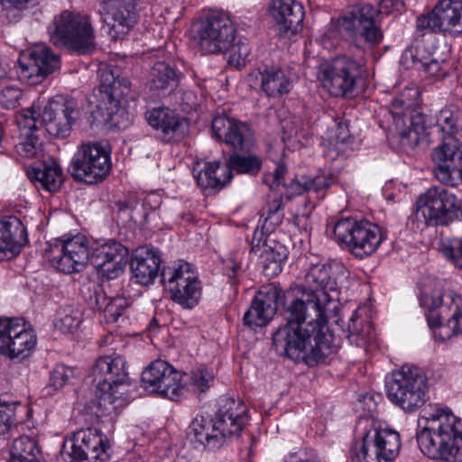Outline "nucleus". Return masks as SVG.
I'll use <instances>...</instances> for the list:
<instances>
[{
    "label": "nucleus",
    "instance_id": "dca6fc26",
    "mask_svg": "<svg viewBox=\"0 0 462 462\" xmlns=\"http://www.w3.org/2000/svg\"><path fill=\"white\" fill-rule=\"evenodd\" d=\"M34 332L21 319H0V355L14 360L29 356L36 346Z\"/></svg>",
    "mask_w": 462,
    "mask_h": 462
},
{
    "label": "nucleus",
    "instance_id": "e433bc0d",
    "mask_svg": "<svg viewBox=\"0 0 462 462\" xmlns=\"http://www.w3.org/2000/svg\"><path fill=\"white\" fill-rule=\"evenodd\" d=\"M372 436L379 447L381 457L385 462H392L399 454L401 448L400 435L397 431L391 429L374 430Z\"/></svg>",
    "mask_w": 462,
    "mask_h": 462
},
{
    "label": "nucleus",
    "instance_id": "69168bd1",
    "mask_svg": "<svg viewBox=\"0 0 462 462\" xmlns=\"http://www.w3.org/2000/svg\"><path fill=\"white\" fill-rule=\"evenodd\" d=\"M323 48L330 50L338 44L337 31H325L319 39Z\"/></svg>",
    "mask_w": 462,
    "mask_h": 462
},
{
    "label": "nucleus",
    "instance_id": "c85d7f7f",
    "mask_svg": "<svg viewBox=\"0 0 462 462\" xmlns=\"http://www.w3.org/2000/svg\"><path fill=\"white\" fill-rule=\"evenodd\" d=\"M162 260L159 251L154 248H141L131 258L130 268L136 282L149 285L157 277Z\"/></svg>",
    "mask_w": 462,
    "mask_h": 462
},
{
    "label": "nucleus",
    "instance_id": "9d476101",
    "mask_svg": "<svg viewBox=\"0 0 462 462\" xmlns=\"http://www.w3.org/2000/svg\"><path fill=\"white\" fill-rule=\"evenodd\" d=\"M161 280L170 298L183 309L196 307L201 298V284L189 263L163 267Z\"/></svg>",
    "mask_w": 462,
    "mask_h": 462
},
{
    "label": "nucleus",
    "instance_id": "a19ab883",
    "mask_svg": "<svg viewBox=\"0 0 462 462\" xmlns=\"http://www.w3.org/2000/svg\"><path fill=\"white\" fill-rule=\"evenodd\" d=\"M82 322V313L72 306H64L58 310L54 327L63 334L75 333Z\"/></svg>",
    "mask_w": 462,
    "mask_h": 462
},
{
    "label": "nucleus",
    "instance_id": "7ed1b4c3",
    "mask_svg": "<svg viewBox=\"0 0 462 462\" xmlns=\"http://www.w3.org/2000/svg\"><path fill=\"white\" fill-rule=\"evenodd\" d=\"M429 425L417 433L420 451L431 459L462 462V420L448 408H436Z\"/></svg>",
    "mask_w": 462,
    "mask_h": 462
},
{
    "label": "nucleus",
    "instance_id": "393cba45",
    "mask_svg": "<svg viewBox=\"0 0 462 462\" xmlns=\"http://www.w3.org/2000/svg\"><path fill=\"white\" fill-rule=\"evenodd\" d=\"M462 27V1L439 0L433 9L417 19V29Z\"/></svg>",
    "mask_w": 462,
    "mask_h": 462
},
{
    "label": "nucleus",
    "instance_id": "0e129e2a",
    "mask_svg": "<svg viewBox=\"0 0 462 462\" xmlns=\"http://www.w3.org/2000/svg\"><path fill=\"white\" fill-rule=\"evenodd\" d=\"M107 300L108 298L105 295L102 289L97 287L94 290L93 293L89 295L88 305L95 310L105 312Z\"/></svg>",
    "mask_w": 462,
    "mask_h": 462
},
{
    "label": "nucleus",
    "instance_id": "6ab92c4d",
    "mask_svg": "<svg viewBox=\"0 0 462 462\" xmlns=\"http://www.w3.org/2000/svg\"><path fill=\"white\" fill-rule=\"evenodd\" d=\"M127 255V248L116 239H99L91 245V264L108 279L123 273Z\"/></svg>",
    "mask_w": 462,
    "mask_h": 462
},
{
    "label": "nucleus",
    "instance_id": "de8ad7c7",
    "mask_svg": "<svg viewBox=\"0 0 462 462\" xmlns=\"http://www.w3.org/2000/svg\"><path fill=\"white\" fill-rule=\"evenodd\" d=\"M36 451L35 441L28 436H21L13 442L11 462H38Z\"/></svg>",
    "mask_w": 462,
    "mask_h": 462
},
{
    "label": "nucleus",
    "instance_id": "f8f14e48",
    "mask_svg": "<svg viewBox=\"0 0 462 462\" xmlns=\"http://www.w3.org/2000/svg\"><path fill=\"white\" fill-rule=\"evenodd\" d=\"M61 66L60 55L49 46L38 44L27 50L18 60L17 74L20 80L33 86L42 83L49 76L59 71Z\"/></svg>",
    "mask_w": 462,
    "mask_h": 462
},
{
    "label": "nucleus",
    "instance_id": "f257e3e1",
    "mask_svg": "<svg viewBox=\"0 0 462 462\" xmlns=\"http://www.w3.org/2000/svg\"><path fill=\"white\" fill-rule=\"evenodd\" d=\"M347 277L348 271L337 262L319 263L309 268L300 295L284 307L286 323L273 334L278 355L312 367L326 363L336 352L328 321L337 318L341 308L330 292H337Z\"/></svg>",
    "mask_w": 462,
    "mask_h": 462
},
{
    "label": "nucleus",
    "instance_id": "3c124183",
    "mask_svg": "<svg viewBox=\"0 0 462 462\" xmlns=\"http://www.w3.org/2000/svg\"><path fill=\"white\" fill-rule=\"evenodd\" d=\"M201 29H227L236 27V23L227 12L223 10H208L199 17Z\"/></svg>",
    "mask_w": 462,
    "mask_h": 462
},
{
    "label": "nucleus",
    "instance_id": "c03bdc74",
    "mask_svg": "<svg viewBox=\"0 0 462 462\" xmlns=\"http://www.w3.org/2000/svg\"><path fill=\"white\" fill-rule=\"evenodd\" d=\"M372 327L369 321L364 322L357 310H355L349 319L346 337L356 346H363L370 339Z\"/></svg>",
    "mask_w": 462,
    "mask_h": 462
},
{
    "label": "nucleus",
    "instance_id": "473e14b6",
    "mask_svg": "<svg viewBox=\"0 0 462 462\" xmlns=\"http://www.w3.org/2000/svg\"><path fill=\"white\" fill-rule=\"evenodd\" d=\"M28 178L39 189L58 190L63 182L62 170L56 162L43 163L27 171Z\"/></svg>",
    "mask_w": 462,
    "mask_h": 462
},
{
    "label": "nucleus",
    "instance_id": "4be33fe9",
    "mask_svg": "<svg viewBox=\"0 0 462 462\" xmlns=\"http://www.w3.org/2000/svg\"><path fill=\"white\" fill-rule=\"evenodd\" d=\"M442 142L431 152V159L435 164L436 179L445 184L454 180L453 172L462 162V139L441 138Z\"/></svg>",
    "mask_w": 462,
    "mask_h": 462
},
{
    "label": "nucleus",
    "instance_id": "79ce46f5",
    "mask_svg": "<svg viewBox=\"0 0 462 462\" xmlns=\"http://www.w3.org/2000/svg\"><path fill=\"white\" fill-rule=\"evenodd\" d=\"M181 381L182 374L174 368L162 384H157L149 393L162 395L171 401H179L186 392V386L181 383Z\"/></svg>",
    "mask_w": 462,
    "mask_h": 462
},
{
    "label": "nucleus",
    "instance_id": "412c9836",
    "mask_svg": "<svg viewBox=\"0 0 462 462\" xmlns=\"http://www.w3.org/2000/svg\"><path fill=\"white\" fill-rule=\"evenodd\" d=\"M281 294L282 290L274 283L263 286L244 315L245 326L254 328L267 325L277 311Z\"/></svg>",
    "mask_w": 462,
    "mask_h": 462
},
{
    "label": "nucleus",
    "instance_id": "6e6d98bb",
    "mask_svg": "<svg viewBox=\"0 0 462 462\" xmlns=\"http://www.w3.org/2000/svg\"><path fill=\"white\" fill-rule=\"evenodd\" d=\"M136 5L135 0H102L100 7V15H104L110 23L115 21L116 15L118 14V8H134Z\"/></svg>",
    "mask_w": 462,
    "mask_h": 462
},
{
    "label": "nucleus",
    "instance_id": "20e7f679",
    "mask_svg": "<svg viewBox=\"0 0 462 462\" xmlns=\"http://www.w3.org/2000/svg\"><path fill=\"white\" fill-rule=\"evenodd\" d=\"M125 358L119 354L97 358L92 369L97 388V416H109L126 405L129 398L120 391L129 381Z\"/></svg>",
    "mask_w": 462,
    "mask_h": 462
},
{
    "label": "nucleus",
    "instance_id": "cd10ccee",
    "mask_svg": "<svg viewBox=\"0 0 462 462\" xmlns=\"http://www.w3.org/2000/svg\"><path fill=\"white\" fill-rule=\"evenodd\" d=\"M37 110L31 107L23 110L17 118V125L21 131L22 140L15 145L16 152L24 158H32L42 152V141L40 139V131L36 118Z\"/></svg>",
    "mask_w": 462,
    "mask_h": 462
},
{
    "label": "nucleus",
    "instance_id": "4c0bfd02",
    "mask_svg": "<svg viewBox=\"0 0 462 462\" xmlns=\"http://www.w3.org/2000/svg\"><path fill=\"white\" fill-rule=\"evenodd\" d=\"M151 88L160 90L162 94L171 93L178 84L175 70L165 62H157L150 72Z\"/></svg>",
    "mask_w": 462,
    "mask_h": 462
},
{
    "label": "nucleus",
    "instance_id": "c9c22d12",
    "mask_svg": "<svg viewBox=\"0 0 462 462\" xmlns=\"http://www.w3.org/2000/svg\"><path fill=\"white\" fill-rule=\"evenodd\" d=\"M332 185V179L328 175H317L313 178L300 175L292 180L289 186L291 193L300 195L304 192H313L319 199H322L326 190Z\"/></svg>",
    "mask_w": 462,
    "mask_h": 462
},
{
    "label": "nucleus",
    "instance_id": "b1692460",
    "mask_svg": "<svg viewBox=\"0 0 462 462\" xmlns=\"http://www.w3.org/2000/svg\"><path fill=\"white\" fill-rule=\"evenodd\" d=\"M211 129L216 139L234 150H246L253 143L252 131L248 125L226 115L215 116Z\"/></svg>",
    "mask_w": 462,
    "mask_h": 462
},
{
    "label": "nucleus",
    "instance_id": "ddd939ff",
    "mask_svg": "<svg viewBox=\"0 0 462 462\" xmlns=\"http://www.w3.org/2000/svg\"><path fill=\"white\" fill-rule=\"evenodd\" d=\"M359 73L357 62L343 56L321 63L318 77L331 95L345 97L353 92Z\"/></svg>",
    "mask_w": 462,
    "mask_h": 462
},
{
    "label": "nucleus",
    "instance_id": "6e6552de",
    "mask_svg": "<svg viewBox=\"0 0 462 462\" xmlns=\"http://www.w3.org/2000/svg\"><path fill=\"white\" fill-rule=\"evenodd\" d=\"M416 215L429 226H446L462 218V200L442 187H431L416 201Z\"/></svg>",
    "mask_w": 462,
    "mask_h": 462
},
{
    "label": "nucleus",
    "instance_id": "13d9d810",
    "mask_svg": "<svg viewBox=\"0 0 462 462\" xmlns=\"http://www.w3.org/2000/svg\"><path fill=\"white\" fill-rule=\"evenodd\" d=\"M351 139V134L346 123H338L334 134L329 136V145L337 151H343Z\"/></svg>",
    "mask_w": 462,
    "mask_h": 462
},
{
    "label": "nucleus",
    "instance_id": "052dcab7",
    "mask_svg": "<svg viewBox=\"0 0 462 462\" xmlns=\"http://www.w3.org/2000/svg\"><path fill=\"white\" fill-rule=\"evenodd\" d=\"M128 306L129 300L124 297L108 298L105 313L113 321H116Z\"/></svg>",
    "mask_w": 462,
    "mask_h": 462
},
{
    "label": "nucleus",
    "instance_id": "2eb2a0df",
    "mask_svg": "<svg viewBox=\"0 0 462 462\" xmlns=\"http://www.w3.org/2000/svg\"><path fill=\"white\" fill-rule=\"evenodd\" d=\"M130 81L115 76L113 72L104 79V88L107 101L104 103V122L119 130L127 128L132 123V116L125 109V97L130 94Z\"/></svg>",
    "mask_w": 462,
    "mask_h": 462
},
{
    "label": "nucleus",
    "instance_id": "8fccbe9b",
    "mask_svg": "<svg viewBox=\"0 0 462 462\" xmlns=\"http://www.w3.org/2000/svg\"><path fill=\"white\" fill-rule=\"evenodd\" d=\"M439 250L452 266L462 270V237H441Z\"/></svg>",
    "mask_w": 462,
    "mask_h": 462
},
{
    "label": "nucleus",
    "instance_id": "58836bf2",
    "mask_svg": "<svg viewBox=\"0 0 462 462\" xmlns=\"http://www.w3.org/2000/svg\"><path fill=\"white\" fill-rule=\"evenodd\" d=\"M379 447L369 431L361 440L355 442L349 456L355 462H385L384 458L379 456Z\"/></svg>",
    "mask_w": 462,
    "mask_h": 462
},
{
    "label": "nucleus",
    "instance_id": "bb28decb",
    "mask_svg": "<svg viewBox=\"0 0 462 462\" xmlns=\"http://www.w3.org/2000/svg\"><path fill=\"white\" fill-rule=\"evenodd\" d=\"M148 124L160 133L163 142L181 140L188 133L187 120L167 107L154 108L147 114Z\"/></svg>",
    "mask_w": 462,
    "mask_h": 462
},
{
    "label": "nucleus",
    "instance_id": "aec40b11",
    "mask_svg": "<svg viewBox=\"0 0 462 462\" xmlns=\"http://www.w3.org/2000/svg\"><path fill=\"white\" fill-rule=\"evenodd\" d=\"M247 420V408L243 402L221 397L213 419V430L217 431L221 445L227 438L238 437Z\"/></svg>",
    "mask_w": 462,
    "mask_h": 462
},
{
    "label": "nucleus",
    "instance_id": "9b49d317",
    "mask_svg": "<svg viewBox=\"0 0 462 462\" xmlns=\"http://www.w3.org/2000/svg\"><path fill=\"white\" fill-rule=\"evenodd\" d=\"M110 170V152L99 143L82 144L68 168L72 178L88 184L103 180Z\"/></svg>",
    "mask_w": 462,
    "mask_h": 462
},
{
    "label": "nucleus",
    "instance_id": "f704fd0d",
    "mask_svg": "<svg viewBox=\"0 0 462 462\" xmlns=\"http://www.w3.org/2000/svg\"><path fill=\"white\" fill-rule=\"evenodd\" d=\"M197 184L203 189L223 187L230 181V173H227L226 166L221 167L219 162H207L200 169L193 170Z\"/></svg>",
    "mask_w": 462,
    "mask_h": 462
},
{
    "label": "nucleus",
    "instance_id": "e2e57ef3",
    "mask_svg": "<svg viewBox=\"0 0 462 462\" xmlns=\"http://www.w3.org/2000/svg\"><path fill=\"white\" fill-rule=\"evenodd\" d=\"M14 416V407L10 404L0 402V434L5 433L8 430Z\"/></svg>",
    "mask_w": 462,
    "mask_h": 462
},
{
    "label": "nucleus",
    "instance_id": "72a5a7b5",
    "mask_svg": "<svg viewBox=\"0 0 462 462\" xmlns=\"http://www.w3.org/2000/svg\"><path fill=\"white\" fill-rule=\"evenodd\" d=\"M261 90L269 97H280L292 88L290 73L281 69L259 71Z\"/></svg>",
    "mask_w": 462,
    "mask_h": 462
},
{
    "label": "nucleus",
    "instance_id": "4d7b16f0",
    "mask_svg": "<svg viewBox=\"0 0 462 462\" xmlns=\"http://www.w3.org/2000/svg\"><path fill=\"white\" fill-rule=\"evenodd\" d=\"M72 376V369L62 365H57L51 372L48 388L58 391L67 384Z\"/></svg>",
    "mask_w": 462,
    "mask_h": 462
},
{
    "label": "nucleus",
    "instance_id": "603ef678",
    "mask_svg": "<svg viewBox=\"0 0 462 462\" xmlns=\"http://www.w3.org/2000/svg\"><path fill=\"white\" fill-rule=\"evenodd\" d=\"M213 380L214 374L208 368H199L192 371L189 375L187 386L191 392L199 396L209 389Z\"/></svg>",
    "mask_w": 462,
    "mask_h": 462
},
{
    "label": "nucleus",
    "instance_id": "4468645a",
    "mask_svg": "<svg viewBox=\"0 0 462 462\" xmlns=\"http://www.w3.org/2000/svg\"><path fill=\"white\" fill-rule=\"evenodd\" d=\"M79 116L77 102L61 96L51 100L42 113L36 114L37 124L44 125L51 135L60 138L69 135Z\"/></svg>",
    "mask_w": 462,
    "mask_h": 462
},
{
    "label": "nucleus",
    "instance_id": "680f3d73",
    "mask_svg": "<svg viewBox=\"0 0 462 462\" xmlns=\"http://www.w3.org/2000/svg\"><path fill=\"white\" fill-rule=\"evenodd\" d=\"M353 36L358 40L356 45L363 47V42L368 44H376L383 39L382 31H350Z\"/></svg>",
    "mask_w": 462,
    "mask_h": 462
},
{
    "label": "nucleus",
    "instance_id": "5701e85b",
    "mask_svg": "<svg viewBox=\"0 0 462 462\" xmlns=\"http://www.w3.org/2000/svg\"><path fill=\"white\" fill-rule=\"evenodd\" d=\"M88 262L91 263V245L85 236L78 234L60 242V255L56 262L60 272H80Z\"/></svg>",
    "mask_w": 462,
    "mask_h": 462
},
{
    "label": "nucleus",
    "instance_id": "338daca9",
    "mask_svg": "<svg viewBox=\"0 0 462 462\" xmlns=\"http://www.w3.org/2000/svg\"><path fill=\"white\" fill-rule=\"evenodd\" d=\"M287 171V169L284 165H278L276 169L274 170L272 178V182L270 183L271 189H277L281 185H285L283 182L285 173Z\"/></svg>",
    "mask_w": 462,
    "mask_h": 462
},
{
    "label": "nucleus",
    "instance_id": "f03ea898",
    "mask_svg": "<svg viewBox=\"0 0 462 462\" xmlns=\"http://www.w3.org/2000/svg\"><path fill=\"white\" fill-rule=\"evenodd\" d=\"M418 96L417 88H405L390 104L393 131L401 147L406 152L414 149L429 134L428 128L439 134L440 138L461 140L462 124L459 123L458 110L455 106H448L441 109L434 118L412 114L411 107Z\"/></svg>",
    "mask_w": 462,
    "mask_h": 462
},
{
    "label": "nucleus",
    "instance_id": "a878e982",
    "mask_svg": "<svg viewBox=\"0 0 462 462\" xmlns=\"http://www.w3.org/2000/svg\"><path fill=\"white\" fill-rule=\"evenodd\" d=\"M436 31H420L411 46L404 51V59L411 60L418 69H423L431 76H438L440 71V63L430 56L436 49Z\"/></svg>",
    "mask_w": 462,
    "mask_h": 462
},
{
    "label": "nucleus",
    "instance_id": "a211bd4d",
    "mask_svg": "<svg viewBox=\"0 0 462 462\" xmlns=\"http://www.w3.org/2000/svg\"><path fill=\"white\" fill-rule=\"evenodd\" d=\"M402 5V0H381L380 10L371 5H356L332 22L337 29H380L383 14Z\"/></svg>",
    "mask_w": 462,
    "mask_h": 462
},
{
    "label": "nucleus",
    "instance_id": "5fc2aeb1",
    "mask_svg": "<svg viewBox=\"0 0 462 462\" xmlns=\"http://www.w3.org/2000/svg\"><path fill=\"white\" fill-rule=\"evenodd\" d=\"M282 206V199L275 198L263 209V216L266 215V217L262 226L263 233H272L282 223V215L279 213Z\"/></svg>",
    "mask_w": 462,
    "mask_h": 462
},
{
    "label": "nucleus",
    "instance_id": "2f4dec72",
    "mask_svg": "<svg viewBox=\"0 0 462 462\" xmlns=\"http://www.w3.org/2000/svg\"><path fill=\"white\" fill-rule=\"evenodd\" d=\"M92 31H51L50 41L58 48L85 53L93 46Z\"/></svg>",
    "mask_w": 462,
    "mask_h": 462
},
{
    "label": "nucleus",
    "instance_id": "c756f323",
    "mask_svg": "<svg viewBox=\"0 0 462 462\" xmlns=\"http://www.w3.org/2000/svg\"><path fill=\"white\" fill-rule=\"evenodd\" d=\"M26 242V229L18 217L9 216L0 221V261L14 254Z\"/></svg>",
    "mask_w": 462,
    "mask_h": 462
},
{
    "label": "nucleus",
    "instance_id": "0eeeda50",
    "mask_svg": "<svg viewBox=\"0 0 462 462\" xmlns=\"http://www.w3.org/2000/svg\"><path fill=\"white\" fill-rule=\"evenodd\" d=\"M333 232L337 243L360 259L374 254L383 240L379 226L353 217L338 219L333 226Z\"/></svg>",
    "mask_w": 462,
    "mask_h": 462
},
{
    "label": "nucleus",
    "instance_id": "ea45409f",
    "mask_svg": "<svg viewBox=\"0 0 462 462\" xmlns=\"http://www.w3.org/2000/svg\"><path fill=\"white\" fill-rule=\"evenodd\" d=\"M216 433L213 430V419L208 420L203 416L196 417L189 427V434L193 435L197 442L212 448L221 446Z\"/></svg>",
    "mask_w": 462,
    "mask_h": 462
},
{
    "label": "nucleus",
    "instance_id": "423d86ee",
    "mask_svg": "<svg viewBox=\"0 0 462 462\" xmlns=\"http://www.w3.org/2000/svg\"><path fill=\"white\" fill-rule=\"evenodd\" d=\"M388 399L405 412H414L428 400V379L418 366L404 365L385 378Z\"/></svg>",
    "mask_w": 462,
    "mask_h": 462
},
{
    "label": "nucleus",
    "instance_id": "37998d69",
    "mask_svg": "<svg viewBox=\"0 0 462 462\" xmlns=\"http://www.w3.org/2000/svg\"><path fill=\"white\" fill-rule=\"evenodd\" d=\"M174 367L168 362L158 359L151 363L142 374V382L147 392L152 391L157 384L163 383L164 379L172 373Z\"/></svg>",
    "mask_w": 462,
    "mask_h": 462
},
{
    "label": "nucleus",
    "instance_id": "bf43d9fd",
    "mask_svg": "<svg viewBox=\"0 0 462 462\" xmlns=\"http://www.w3.org/2000/svg\"><path fill=\"white\" fill-rule=\"evenodd\" d=\"M22 91L15 87H6L0 91V106L5 109L16 107L22 98Z\"/></svg>",
    "mask_w": 462,
    "mask_h": 462
},
{
    "label": "nucleus",
    "instance_id": "774afa93",
    "mask_svg": "<svg viewBox=\"0 0 462 462\" xmlns=\"http://www.w3.org/2000/svg\"><path fill=\"white\" fill-rule=\"evenodd\" d=\"M241 269L240 262L236 261L235 259H229L225 266V272L229 276V278L235 282L236 273Z\"/></svg>",
    "mask_w": 462,
    "mask_h": 462
},
{
    "label": "nucleus",
    "instance_id": "7c9ffc66",
    "mask_svg": "<svg viewBox=\"0 0 462 462\" xmlns=\"http://www.w3.org/2000/svg\"><path fill=\"white\" fill-rule=\"evenodd\" d=\"M268 11L280 29H297L304 21V7L295 0H273Z\"/></svg>",
    "mask_w": 462,
    "mask_h": 462
},
{
    "label": "nucleus",
    "instance_id": "49530a36",
    "mask_svg": "<svg viewBox=\"0 0 462 462\" xmlns=\"http://www.w3.org/2000/svg\"><path fill=\"white\" fill-rule=\"evenodd\" d=\"M55 29H92L90 17L76 10H64L54 17Z\"/></svg>",
    "mask_w": 462,
    "mask_h": 462
},
{
    "label": "nucleus",
    "instance_id": "39448f33",
    "mask_svg": "<svg viewBox=\"0 0 462 462\" xmlns=\"http://www.w3.org/2000/svg\"><path fill=\"white\" fill-rule=\"evenodd\" d=\"M420 301L427 310L430 328L439 329L435 337L445 341L462 333L461 295L453 291L434 290L430 294L424 293Z\"/></svg>",
    "mask_w": 462,
    "mask_h": 462
},
{
    "label": "nucleus",
    "instance_id": "f3484780",
    "mask_svg": "<svg viewBox=\"0 0 462 462\" xmlns=\"http://www.w3.org/2000/svg\"><path fill=\"white\" fill-rule=\"evenodd\" d=\"M62 449L70 457L81 462H106L110 457L106 439L94 428L77 431L64 442Z\"/></svg>",
    "mask_w": 462,
    "mask_h": 462
},
{
    "label": "nucleus",
    "instance_id": "09e8293b",
    "mask_svg": "<svg viewBox=\"0 0 462 462\" xmlns=\"http://www.w3.org/2000/svg\"><path fill=\"white\" fill-rule=\"evenodd\" d=\"M288 257V250L282 244H275L265 250L263 271L267 276L278 275L282 270V263Z\"/></svg>",
    "mask_w": 462,
    "mask_h": 462
},
{
    "label": "nucleus",
    "instance_id": "864d4df0",
    "mask_svg": "<svg viewBox=\"0 0 462 462\" xmlns=\"http://www.w3.org/2000/svg\"><path fill=\"white\" fill-rule=\"evenodd\" d=\"M117 10L119 14L116 15L115 21L112 20L110 23H108L106 17L101 15L104 26L108 27V29H116V27L132 29L138 20L136 5H134V8L119 7Z\"/></svg>",
    "mask_w": 462,
    "mask_h": 462
},
{
    "label": "nucleus",
    "instance_id": "a18cd8bd",
    "mask_svg": "<svg viewBox=\"0 0 462 462\" xmlns=\"http://www.w3.org/2000/svg\"><path fill=\"white\" fill-rule=\"evenodd\" d=\"M262 161L254 154H232L226 165L227 173L232 177V171L240 174L254 175L261 170Z\"/></svg>",
    "mask_w": 462,
    "mask_h": 462
},
{
    "label": "nucleus",
    "instance_id": "1a4fd4ad",
    "mask_svg": "<svg viewBox=\"0 0 462 462\" xmlns=\"http://www.w3.org/2000/svg\"><path fill=\"white\" fill-rule=\"evenodd\" d=\"M189 39L203 54L226 53L228 63L238 69L245 67L251 53L248 40L236 31H189Z\"/></svg>",
    "mask_w": 462,
    "mask_h": 462
}]
</instances>
